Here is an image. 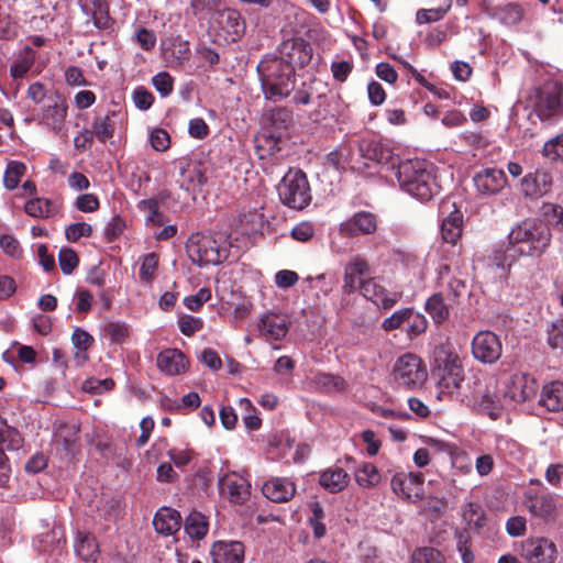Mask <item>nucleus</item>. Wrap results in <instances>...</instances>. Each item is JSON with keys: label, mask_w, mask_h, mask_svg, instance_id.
Returning a JSON list of instances; mask_svg holds the SVG:
<instances>
[{"label": "nucleus", "mask_w": 563, "mask_h": 563, "mask_svg": "<svg viewBox=\"0 0 563 563\" xmlns=\"http://www.w3.org/2000/svg\"><path fill=\"white\" fill-rule=\"evenodd\" d=\"M394 169L400 189L418 200L429 201L440 190L433 166L426 161H399Z\"/></svg>", "instance_id": "1"}, {"label": "nucleus", "mask_w": 563, "mask_h": 563, "mask_svg": "<svg viewBox=\"0 0 563 563\" xmlns=\"http://www.w3.org/2000/svg\"><path fill=\"white\" fill-rule=\"evenodd\" d=\"M262 88L267 99L279 100L289 96L295 88V73L290 63L283 57L262 60L257 66Z\"/></svg>", "instance_id": "2"}, {"label": "nucleus", "mask_w": 563, "mask_h": 563, "mask_svg": "<svg viewBox=\"0 0 563 563\" xmlns=\"http://www.w3.org/2000/svg\"><path fill=\"white\" fill-rule=\"evenodd\" d=\"M508 241L521 255H540L550 245L551 231L540 220L526 219L511 229Z\"/></svg>", "instance_id": "3"}, {"label": "nucleus", "mask_w": 563, "mask_h": 563, "mask_svg": "<svg viewBox=\"0 0 563 563\" xmlns=\"http://www.w3.org/2000/svg\"><path fill=\"white\" fill-rule=\"evenodd\" d=\"M533 110L542 122H554L563 118L562 82L549 79L536 87Z\"/></svg>", "instance_id": "4"}, {"label": "nucleus", "mask_w": 563, "mask_h": 563, "mask_svg": "<svg viewBox=\"0 0 563 563\" xmlns=\"http://www.w3.org/2000/svg\"><path fill=\"white\" fill-rule=\"evenodd\" d=\"M280 201L296 210L306 208L311 201L310 186L300 169H289L277 186Z\"/></svg>", "instance_id": "5"}, {"label": "nucleus", "mask_w": 563, "mask_h": 563, "mask_svg": "<svg viewBox=\"0 0 563 563\" xmlns=\"http://www.w3.org/2000/svg\"><path fill=\"white\" fill-rule=\"evenodd\" d=\"M186 251L198 266L218 265L227 257V250L220 247L212 234L192 233L186 244Z\"/></svg>", "instance_id": "6"}, {"label": "nucleus", "mask_w": 563, "mask_h": 563, "mask_svg": "<svg viewBox=\"0 0 563 563\" xmlns=\"http://www.w3.org/2000/svg\"><path fill=\"white\" fill-rule=\"evenodd\" d=\"M393 377L399 386L416 388L422 386L427 380L428 372L419 356L407 353L397 358Z\"/></svg>", "instance_id": "7"}, {"label": "nucleus", "mask_w": 563, "mask_h": 563, "mask_svg": "<svg viewBox=\"0 0 563 563\" xmlns=\"http://www.w3.org/2000/svg\"><path fill=\"white\" fill-rule=\"evenodd\" d=\"M474 390L472 397L478 410L489 416L490 419L496 420L500 417L501 409L505 406L504 394L500 395L496 390L497 382L494 378L482 383L479 379L474 382Z\"/></svg>", "instance_id": "8"}, {"label": "nucleus", "mask_w": 563, "mask_h": 563, "mask_svg": "<svg viewBox=\"0 0 563 563\" xmlns=\"http://www.w3.org/2000/svg\"><path fill=\"white\" fill-rule=\"evenodd\" d=\"M523 505L532 518L543 523L556 520L558 506L554 496L550 493L527 489L523 493Z\"/></svg>", "instance_id": "9"}, {"label": "nucleus", "mask_w": 563, "mask_h": 563, "mask_svg": "<svg viewBox=\"0 0 563 563\" xmlns=\"http://www.w3.org/2000/svg\"><path fill=\"white\" fill-rule=\"evenodd\" d=\"M424 477L422 473H397L393 476L390 486L393 492L409 501L421 500L424 496Z\"/></svg>", "instance_id": "10"}, {"label": "nucleus", "mask_w": 563, "mask_h": 563, "mask_svg": "<svg viewBox=\"0 0 563 563\" xmlns=\"http://www.w3.org/2000/svg\"><path fill=\"white\" fill-rule=\"evenodd\" d=\"M501 352V342L494 332L479 331L473 338L472 353L477 361L484 364H493L500 358Z\"/></svg>", "instance_id": "11"}, {"label": "nucleus", "mask_w": 563, "mask_h": 563, "mask_svg": "<svg viewBox=\"0 0 563 563\" xmlns=\"http://www.w3.org/2000/svg\"><path fill=\"white\" fill-rule=\"evenodd\" d=\"M556 545L547 538H529L521 544V555L529 563H553Z\"/></svg>", "instance_id": "12"}, {"label": "nucleus", "mask_w": 563, "mask_h": 563, "mask_svg": "<svg viewBox=\"0 0 563 563\" xmlns=\"http://www.w3.org/2000/svg\"><path fill=\"white\" fill-rule=\"evenodd\" d=\"M216 24L223 40L228 43L236 42L245 31V23L241 14L232 9L219 11L216 15Z\"/></svg>", "instance_id": "13"}, {"label": "nucleus", "mask_w": 563, "mask_h": 563, "mask_svg": "<svg viewBox=\"0 0 563 563\" xmlns=\"http://www.w3.org/2000/svg\"><path fill=\"white\" fill-rule=\"evenodd\" d=\"M219 489L223 497L238 505L245 503L251 495L250 483L235 473L225 474L220 478Z\"/></svg>", "instance_id": "14"}, {"label": "nucleus", "mask_w": 563, "mask_h": 563, "mask_svg": "<svg viewBox=\"0 0 563 563\" xmlns=\"http://www.w3.org/2000/svg\"><path fill=\"white\" fill-rule=\"evenodd\" d=\"M372 274L368 262L361 257H353L344 267L342 290L352 294L361 287V284Z\"/></svg>", "instance_id": "15"}, {"label": "nucleus", "mask_w": 563, "mask_h": 563, "mask_svg": "<svg viewBox=\"0 0 563 563\" xmlns=\"http://www.w3.org/2000/svg\"><path fill=\"white\" fill-rule=\"evenodd\" d=\"M537 394V384L534 378L526 374H515L511 376L509 383L504 391V399L525 402L533 398Z\"/></svg>", "instance_id": "16"}, {"label": "nucleus", "mask_w": 563, "mask_h": 563, "mask_svg": "<svg viewBox=\"0 0 563 563\" xmlns=\"http://www.w3.org/2000/svg\"><path fill=\"white\" fill-rule=\"evenodd\" d=\"M280 54L291 67H303L308 65L312 58V47L309 42L303 38H290L282 44Z\"/></svg>", "instance_id": "17"}, {"label": "nucleus", "mask_w": 563, "mask_h": 563, "mask_svg": "<svg viewBox=\"0 0 563 563\" xmlns=\"http://www.w3.org/2000/svg\"><path fill=\"white\" fill-rule=\"evenodd\" d=\"M358 151L362 157L382 165H390L394 169L399 162L393 151L386 147L380 141L363 139L358 143Z\"/></svg>", "instance_id": "18"}, {"label": "nucleus", "mask_w": 563, "mask_h": 563, "mask_svg": "<svg viewBox=\"0 0 563 563\" xmlns=\"http://www.w3.org/2000/svg\"><path fill=\"white\" fill-rule=\"evenodd\" d=\"M473 181L479 194L490 196L498 194L506 186L507 177L501 169L490 167L477 172Z\"/></svg>", "instance_id": "19"}, {"label": "nucleus", "mask_w": 563, "mask_h": 563, "mask_svg": "<svg viewBox=\"0 0 563 563\" xmlns=\"http://www.w3.org/2000/svg\"><path fill=\"white\" fill-rule=\"evenodd\" d=\"M297 486L288 477H271L262 485L263 495L271 501L282 504L289 501L296 494Z\"/></svg>", "instance_id": "20"}, {"label": "nucleus", "mask_w": 563, "mask_h": 563, "mask_svg": "<svg viewBox=\"0 0 563 563\" xmlns=\"http://www.w3.org/2000/svg\"><path fill=\"white\" fill-rule=\"evenodd\" d=\"M377 230V218L368 211H358L340 224V231L347 236L372 234Z\"/></svg>", "instance_id": "21"}, {"label": "nucleus", "mask_w": 563, "mask_h": 563, "mask_svg": "<svg viewBox=\"0 0 563 563\" xmlns=\"http://www.w3.org/2000/svg\"><path fill=\"white\" fill-rule=\"evenodd\" d=\"M553 178L550 173L538 169L526 175L521 180V190L526 197L538 199L550 192Z\"/></svg>", "instance_id": "22"}, {"label": "nucleus", "mask_w": 563, "mask_h": 563, "mask_svg": "<svg viewBox=\"0 0 563 563\" xmlns=\"http://www.w3.org/2000/svg\"><path fill=\"white\" fill-rule=\"evenodd\" d=\"M442 363L444 374L440 380V386L448 389L449 393L460 390L464 382L460 357L456 354L448 353Z\"/></svg>", "instance_id": "23"}, {"label": "nucleus", "mask_w": 563, "mask_h": 563, "mask_svg": "<svg viewBox=\"0 0 563 563\" xmlns=\"http://www.w3.org/2000/svg\"><path fill=\"white\" fill-rule=\"evenodd\" d=\"M156 364L162 373L169 376L181 375L189 367V361L177 349H166L158 353Z\"/></svg>", "instance_id": "24"}, {"label": "nucleus", "mask_w": 563, "mask_h": 563, "mask_svg": "<svg viewBox=\"0 0 563 563\" xmlns=\"http://www.w3.org/2000/svg\"><path fill=\"white\" fill-rule=\"evenodd\" d=\"M358 290L367 300L385 309L391 308L400 298L398 294L389 295L383 286L376 283L375 278L369 276L361 284Z\"/></svg>", "instance_id": "25"}, {"label": "nucleus", "mask_w": 563, "mask_h": 563, "mask_svg": "<svg viewBox=\"0 0 563 563\" xmlns=\"http://www.w3.org/2000/svg\"><path fill=\"white\" fill-rule=\"evenodd\" d=\"M67 103L60 97L49 100L48 104L43 109L41 123L55 133H59L67 117Z\"/></svg>", "instance_id": "26"}, {"label": "nucleus", "mask_w": 563, "mask_h": 563, "mask_svg": "<svg viewBox=\"0 0 563 563\" xmlns=\"http://www.w3.org/2000/svg\"><path fill=\"white\" fill-rule=\"evenodd\" d=\"M288 318L285 314L265 313L258 322V331L266 340H280L288 332Z\"/></svg>", "instance_id": "27"}, {"label": "nucleus", "mask_w": 563, "mask_h": 563, "mask_svg": "<svg viewBox=\"0 0 563 563\" xmlns=\"http://www.w3.org/2000/svg\"><path fill=\"white\" fill-rule=\"evenodd\" d=\"M213 563H242L244 545L239 541H218L210 552Z\"/></svg>", "instance_id": "28"}, {"label": "nucleus", "mask_w": 563, "mask_h": 563, "mask_svg": "<svg viewBox=\"0 0 563 563\" xmlns=\"http://www.w3.org/2000/svg\"><path fill=\"white\" fill-rule=\"evenodd\" d=\"M153 526L156 532L163 536H172L180 529L181 516L175 509L163 507L155 514Z\"/></svg>", "instance_id": "29"}, {"label": "nucleus", "mask_w": 563, "mask_h": 563, "mask_svg": "<svg viewBox=\"0 0 563 563\" xmlns=\"http://www.w3.org/2000/svg\"><path fill=\"white\" fill-rule=\"evenodd\" d=\"M539 405L548 411L563 410V382L553 380L542 387Z\"/></svg>", "instance_id": "30"}, {"label": "nucleus", "mask_w": 563, "mask_h": 563, "mask_svg": "<svg viewBox=\"0 0 563 563\" xmlns=\"http://www.w3.org/2000/svg\"><path fill=\"white\" fill-rule=\"evenodd\" d=\"M463 231V214L460 210L454 209L445 216L441 223V236L446 243L455 245L461 239Z\"/></svg>", "instance_id": "31"}, {"label": "nucleus", "mask_w": 563, "mask_h": 563, "mask_svg": "<svg viewBox=\"0 0 563 563\" xmlns=\"http://www.w3.org/2000/svg\"><path fill=\"white\" fill-rule=\"evenodd\" d=\"M282 137L283 135H280V133L277 134L275 131L262 129L261 133L255 139V148L258 158L265 159L279 152Z\"/></svg>", "instance_id": "32"}, {"label": "nucleus", "mask_w": 563, "mask_h": 563, "mask_svg": "<svg viewBox=\"0 0 563 563\" xmlns=\"http://www.w3.org/2000/svg\"><path fill=\"white\" fill-rule=\"evenodd\" d=\"M75 552L85 562H96L99 544L93 534L79 531L75 541Z\"/></svg>", "instance_id": "33"}, {"label": "nucleus", "mask_w": 563, "mask_h": 563, "mask_svg": "<svg viewBox=\"0 0 563 563\" xmlns=\"http://www.w3.org/2000/svg\"><path fill=\"white\" fill-rule=\"evenodd\" d=\"M349 482V474L341 467L328 468L319 477V484L332 494L342 492Z\"/></svg>", "instance_id": "34"}, {"label": "nucleus", "mask_w": 563, "mask_h": 563, "mask_svg": "<svg viewBox=\"0 0 563 563\" xmlns=\"http://www.w3.org/2000/svg\"><path fill=\"white\" fill-rule=\"evenodd\" d=\"M35 59L36 52L30 46H25L10 66V76L12 79H23L33 67Z\"/></svg>", "instance_id": "35"}, {"label": "nucleus", "mask_w": 563, "mask_h": 563, "mask_svg": "<svg viewBox=\"0 0 563 563\" xmlns=\"http://www.w3.org/2000/svg\"><path fill=\"white\" fill-rule=\"evenodd\" d=\"M291 123L292 112L286 108H277L267 114L266 125L263 129L275 131V133H280V135H283Z\"/></svg>", "instance_id": "36"}, {"label": "nucleus", "mask_w": 563, "mask_h": 563, "mask_svg": "<svg viewBox=\"0 0 563 563\" xmlns=\"http://www.w3.org/2000/svg\"><path fill=\"white\" fill-rule=\"evenodd\" d=\"M162 46L165 58L172 64L181 65L190 55L189 43L180 37L175 38L170 46L163 41Z\"/></svg>", "instance_id": "37"}, {"label": "nucleus", "mask_w": 563, "mask_h": 563, "mask_svg": "<svg viewBox=\"0 0 563 563\" xmlns=\"http://www.w3.org/2000/svg\"><path fill=\"white\" fill-rule=\"evenodd\" d=\"M185 530L191 539H203L209 530L207 517L198 511L190 512L185 521Z\"/></svg>", "instance_id": "38"}, {"label": "nucleus", "mask_w": 563, "mask_h": 563, "mask_svg": "<svg viewBox=\"0 0 563 563\" xmlns=\"http://www.w3.org/2000/svg\"><path fill=\"white\" fill-rule=\"evenodd\" d=\"M462 517L464 521L475 531L486 526L487 517L483 507L477 503H467L463 506Z\"/></svg>", "instance_id": "39"}, {"label": "nucleus", "mask_w": 563, "mask_h": 563, "mask_svg": "<svg viewBox=\"0 0 563 563\" xmlns=\"http://www.w3.org/2000/svg\"><path fill=\"white\" fill-rule=\"evenodd\" d=\"M114 112H111L103 117L95 118L91 125V131L93 132V135L98 139V141L104 143L106 141L113 137L115 124L112 118L114 117Z\"/></svg>", "instance_id": "40"}, {"label": "nucleus", "mask_w": 563, "mask_h": 563, "mask_svg": "<svg viewBox=\"0 0 563 563\" xmlns=\"http://www.w3.org/2000/svg\"><path fill=\"white\" fill-rule=\"evenodd\" d=\"M450 305L444 302L443 294H433L426 302V310L434 322L442 323L449 317Z\"/></svg>", "instance_id": "41"}, {"label": "nucleus", "mask_w": 563, "mask_h": 563, "mask_svg": "<svg viewBox=\"0 0 563 563\" xmlns=\"http://www.w3.org/2000/svg\"><path fill=\"white\" fill-rule=\"evenodd\" d=\"M25 212L33 218H48L56 212L55 206L47 198H33L26 201Z\"/></svg>", "instance_id": "42"}, {"label": "nucleus", "mask_w": 563, "mask_h": 563, "mask_svg": "<svg viewBox=\"0 0 563 563\" xmlns=\"http://www.w3.org/2000/svg\"><path fill=\"white\" fill-rule=\"evenodd\" d=\"M380 479L379 471L372 463H364L355 471V481L363 488L375 487Z\"/></svg>", "instance_id": "43"}, {"label": "nucleus", "mask_w": 563, "mask_h": 563, "mask_svg": "<svg viewBox=\"0 0 563 563\" xmlns=\"http://www.w3.org/2000/svg\"><path fill=\"white\" fill-rule=\"evenodd\" d=\"M23 445L21 433L7 424L0 427V452L18 451Z\"/></svg>", "instance_id": "44"}, {"label": "nucleus", "mask_w": 563, "mask_h": 563, "mask_svg": "<svg viewBox=\"0 0 563 563\" xmlns=\"http://www.w3.org/2000/svg\"><path fill=\"white\" fill-rule=\"evenodd\" d=\"M456 540V549L461 554L463 563H473L475 560L474 552L472 550V538L467 529H456L454 532Z\"/></svg>", "instance_id": "45"}, {"label": "nucleus", "mask_w": 563, "mask_h": 563, "mask_svg": "<svg viewBox=\"0 0 563 563\" xmlns=\"http://www.w3.org/2000/svg\"><path fill=\"white\" fill-rule=\"evenodd\" d=\"M26 167L21 162H10L3 175L4 187L9 190H13L18 187L20 179L25 174Z\"/></svg>", "instance_id": "46"}, {"label": "nucleus", "mask_w": 563, "mask_h": 563, "mask_svg": "<svg viewBox=\"0 0 563 563\" xmlns=\"http://www.w3.org/2000/svg\"><path fill=\"white\" fill-rule=\"evenodd\" d=\"M313 382L317 387L327 393L341 391L345 388L344 379L332 374L319 373L314 376Z\"/></svg>", "instance_id": "47"}, {"label": "nucleus", "mask_w": 563, "mask_h": 563, "mask_svg": "<svg viewBox=\"0 0 563 563\" xmlns=\"http://www.w3.org/2000/svg\"><path fill=\"white\" fill-rule=\"evenodd\" d=\"M181 175L186 177L181 183V187L187 191L194 190L207 181L205 173L198 166L181 168Z\"/></svg>", "instance_id": "48"}, {"label": "nucleus", "mask_w": 563, "mask_h": 563, "mask_svg": "<svg viewBox=\"0 0 563 563\" xmlns=\"http://www.w3.org/2000/svg\"><path fill=\"white\" fill-rule=\"evenodd\" d=\"M496 16L506 25H515L521 21L523 10L517 3H508L497 9Z\"/></svg>", "instance_id": "49"}, {"label": "nucleus", "mask_w": 563, "mask_h": 563, "mask_svg": "<svg viewBox=\"0 0 563 563\" xmlns=\"http://www.w3.org/2000/svg\"><path fill=\"white\" fill-rule=\"evenodd\" d=\"M139 209L146 211V222L154 225H163L165 216L159 211L158 201L154 198L141 200L137 205Z\"/></svg>", "instance_id": "50"}, {"label": "nucleus", "mask_w": 563, "mask_h": 563, "mask_svg": "<svg viewBox=\"0 0 563 563\" xmlns=\"http://www.w3.org/2000/svg\"><path fill=\"white\" fill-rule=\"evenodd\" d=\"M450 7L451 4H449L446 8L419 9L416 12V22L418 24L438 22L443 19Z\"/></svg>", "instance_id": "51"}, {"label": "nucleus", "mask_w": 563, "mask_h": 563, "mask_svg": "<svg viewBox=\"0 0 563 563\" xmlns=\"http://www.w3.org/2000/svg\"><path fill=\"white\" fill-rule=\"evenodd\" d=\"M58 263L62 272L65 275H70L78 266L79 258L74 250L62 249L58 254Z\"/></svg>", "instance_id": "52"}, {"label": "nucleus", "mask_w": 563, "mask_h": 563, "mask_svg": "<svg viewBox=\"0 0 563 563\" xmlns=\"http://www.w3.org/2000/svg\"><path fill=\"white\" fill-rule=\"evenodd\" d=\"M93 7L95 9L91 13L93 24L98 29H107L110 23V16L106 0H95Z\"/></svg>", "instance_id": "53"}, {"label": "nucleus", "mask_w": 563, "mask_h": 563, "mask_svg": "<svg viewBox=\"0 0 563 563\" xmlns=\"http://www.w3.org/2000/svg\"><path fill=\"white\" fill-rule=\"evenodd\" d=\"M412 563H444V559L437 549L422 548L413 552Z\"/></svg>", "instance_id": "54"}, {"label": "nucleus", "mask_w": 563, "mask_h": 563, "mask_svg": "<svg viewBox=\"0 0 563 563\" xmlns=\"http://www.w3.org/2000/svg\"><path fill=\"white\" fill-rule=\"evenodd\" d=\"M103 333L112 342H121L128 336L129 330L123 322L110 321L103 325Z\"/></svg>", "instance_id": "55"}, {"label": "nucleus", "mask_w": 563, "mask_h": 563, "mask_svg": "<svg viewBox=\"0 0 563 563\" xmlns=\"http://www.w3.org/2000/svg\"><path fill=\"white\" fill-rule=\"evenodd\" d=\"M157 267L158 255L156 253H148L144 255L140 268V278L144 282H151Z\"/></svg>", "instance_id": "56"}, {"label": "nucleus", "mask_w": 563, "mask_h": 563, "mask_svg": "<svg viewBox=\"0 0 563 563\" xmlns=\"http://www.w3.org/2000/svg\"><path fill=\"white\" fill-rule=\"evenodd\" d=\"M542 153L550 159H563V134L547 141L543 145Z\"/></svg>", "instance_id": "57"}, {"label": "nucleus", "mask_w": 563, "mask_h": 563, "mask_svg": "<svg viewBox=\"0 0 563 563\" xmlns=\"http://www.w3.org/2000/svg\"><path fill=\"white\" fill-rule=\"evenodd\" d=\"M152 84L162 97H167L173 91L174 79L167 71H161L152 78Z\"/></svg>", "instance_id": "58"}, {"label": "nucleus", "mask_w": 563, "mask_h": 563, "mask_svg": "<svg viewBox=\"0 0 563 563\" xmlns=\"http://www.w3.org/2000/svg\"><path fill=\"white\" fill-rule=\"evenodd\" d=\"M323 518H324L323 508L318 503H316L312 506V515L309 519V522L313 529L314 537L318 539L324 537V534L327 532L325 526L322 522Z\"/></svg>", "instance_id": "59"}, {"label": "nucleus", "mask_w": 563, "mask_h": 563, "mask_svg": "<svg viewBox=\"0 0 563 563\" xmlns=\"http://www.w3.org/2000/svg\"><path fill=\"white\" fill-rule=\"evenodd\" d=\"M91 233V225L85 222L71 223L65 230L66 239L71 243L77 242L82 236H90Z\"/></svg>", "instance_id": "60"}, {"label": "nucleus", "mask_w": 563, "mask_h": 563, "mask_svg": "<svg viewBox=\"0 0 563 563\" xmlns=\"http://www.w3.org/2000/svg\"><path fill=\"white\" fill-rule=\"evenodd\" d=\"M505 529L510 537H522L527 532V519L523 516H512L507 519Z\"/></svg>", "instance_id": "61"}, {"label": "nucleus", "mask_w": 563, "mask_h": 563, "mask_svg": "<svg viewBox=\"0 0 563 563\" xmlns=\"http://www.w3.org/2000/svg\"><path fill=\"white\" fill-rule=\"evenodd\" d=\"M411 316V309H401L395 311L390 317L386 318L383 322V328L387 331H391L400 328L404 323H407V319Z\"/></svg>", "instance_id": "62"}, {"label": "nucleus", "mask_w": 563, "mask_h": 563, "mask_svg": "<svg viewBox=\"0 0 563 563\" xmlns=\"http://www.w3.org/2000/svg\"><path fill=\"white\" fill-rule=\"evenodd\" d=\"M548 343L552 349L563 351V319L552 323L548 332Z\"/></svg>", "instance_id": "63"}, {"label": "nucleus", "mask_w": 563, "mask_h": 563, "mask_svg": "<svg viewBox=\"0 0 563 563\" xmlns=\"http://www.w3.org/2000/svg\"><path fill=\"white\" fill-rule=\"evenodd\" d=\"M449 299L455 303L457 299L466 291V282L461 277H452L445 284Z\"/></svg>", "instance_id": "64"}]
</instances>
